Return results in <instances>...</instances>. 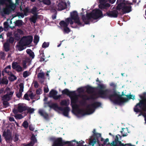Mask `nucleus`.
I'll list each match as a JSON object with an SVG mask.
<instances>
[{"label":"nucleus","instance_id":"nucleus-4","mask_svg":"<svg viewBox=\"0 0 146 146\" xmlns=\"http://www.w3.org/2000/svg\"><path fill=\"white\" fill-rule=\"evenodd\" d=\"M106 88V86L104 84H98V94L100 97L103 98H108L110 100L111 99L110 98V97L112 94H110L111 92V90L110 89L104 90Z\"/></svg>","mask_w":146,"mask_h":146},{"label":"nucleus","instance_id":"nucleus-36","mask_svg":"<svg viewBox=\"0 0 146 146\" xmlns=\"http://www.w3.org/2000/svg\"><path fill=\"white\" fill-rule=\"evenodd\" d=\"M37 77L38 78H40L44 79V74L43 72H40L38 73L37 75Z\"/></svg>","mask_w":146,"mask_h":146},{"label":"nucleus","instance_id":"nucleus-20","mask_svg":"<svg viewBox=\"0 0 146 146\" xmlns=\"http://www.w3.org/2000/svg\"><path fill=\"white\" fill-rule=\"evenodd\" d=\"M82 98L83 100L86 101L87 100H89L90 99L95 100L97 98L95 96V94H93L88 96L86 95H83L82 96Z\"/></svg>","mask_w":146,"mask_h":146},{"label":"nucleus","instance_id":"nucleus-35","mask_svg":"<svg viewBox=\"0 0 146 146\" xmlns=\"http://www.w3.org/2000/svg\"><path fill=\"white\" fill-rule=\"evenodd\" d=\"M22 125L25 129H27L29 127V123L28 121H24L23 122Z\"/></svg>","mask_w":146,"mask_h":146},{"label":"nucleus","instance_id":"nucleus-8","mask_svg":"<svg viewBox=\"0 0 146 146\" xmlns=\"http://www.w3.org/2000/svg\"><path fill=\"white\" fill-rule=\"evenodd\" d=\"M50 102H47L46 104L48 105V106L50 108H53L54 110L56 109H58V110L62 111L63 115L67 117H69V113L70 111V108L68 106L65 107L63 108L61 107L58 106L56 103H52L50 104Z\"/></svg>","mask_w":146,"mask_h":146},{"label":"nucleus","instance_id":"nucleus-40","mask_svg":"<svg viewBox=\"0 0 146 146\" xmlns=\"http://www.w3.org/2000/svg\"><path fill=\"white\" fill-rule=\"evenodd\" d=\"M20 89L19 90V92H22L23 91L24 85L23 83H21L19 85Z\"/></svg>","mask_w":146,"mask_h":146},{"label":"nucleus","instance_id":"nucleus-58","mask_svg":"<svg viewBox=\"0 0 146 146\" xmlns=\"http://www.w3.org/2000/svg\"><path fill=\"white\" fill-rule=\"evenodd\" d=\"M30 56L32 58V59L34 58L35 57V54L34 52L32 51L29 54Z\"/></svg>","mask_w":146,"mask_h":146},{"label":"nucleus","instance_id":"nucleus-63","mask_svg":"<svg viewBox=\"0 0 146 146\" xmlns=\"http://www.w3.org/2000/svg\"><path fill=\"white\" fill-rule=\"evenodd\" d=\"M29 96L30 98L32 100L34 99V98L35 97V95L32 92L31 93V94L29 95Z\"/></svg>","mask_w":146,"mask_h":146},{"label":"nucleus","instance_id":"nucleus-14","mask_svg":"<svg viewBox=\"0 0 146 146\" xmlns=\"http://www.w3.org/2000/svg\"><path fill=\"white\" fill-rule=\"evenodd\" d=\"M58 92L56 90L52 89L49 92L50 97H52L55 100H57L60 98L61 97V95L56 96Z\"/></svg>","mask_w":146,"mask_h":146},{"label":"nucleus","instance_id":"nucleus-49","mask_svg":"<svg viewBox=\"0 0 146 146\" xmlns=\"http://www.w3.org/2000/svg\"><path fill=\"white\" fill-rule=\"evenodd\" d=\"M36 94L38 95H40L42 93V91L40 88H39L36 90Z\"/></svg>","mask_w":146,"mask_h":146},{"label":"nucleus","instance_id":"nucleus-57","mask_svg":"<svg viewBox=\"0 0 146 146\" xmlns=\"http://www.w3.org/2000/svg\"><path fill=\"white\" fill-rule=\"evenodd\" d=\"M29 126V129L30 131H33L34 130L35 128L34 126L32 124L30 125Z\"/></svg>","mask_w":146,"mask_h":146},{"label":"nucleus","instance_id":"nucleus-39","mask_svg":"<svg viewBox=\"0 0 146 146\" xmlns=\"http://www.w3.org/2000/svg\"><path fill=\"white\" fill-rule=\"evenodd\" d=\"M63 31L64 33H68L70 31V29L67 27L64 28Z\"/></svg>","mask_w":146,"mask_h":146},{"label":"nucleus","instance_id":"nucleus-60","mask_svg":"<svg viewBox=\"0 0 146 146\" xmlns=\"http://www.w3.org/2000/svg\"><path fill=\"white\" fill-rule=\"evenodd\" d=\"M125 96H126L128 99H134V96H133V98H132V95H125Z\"/></svg>","mask_w":146,"mask_h":146},{"label":"nucleus","instance_id":"nucleus-50","mask_svg":"<svg viewBox=\"0 0 146 146\" xmlns=\"http://www.w3.org/2000/svg\"><path fill=\"white\" fill-rule=\"evenodd\" d=\"M119 146H135V145H133L131 143H126L124 144L123 143H122Z\"/></svg>","mask_w":146,"mask_h":146},{"label":"nucleus","instance_id":"nucleus-62","mask_svg":"<svg viewBox=\"0 0 146 146\" xmlns=\"http://www.w3.org/2000/svg\"><path fill=\"white\" fill-rule=\"evenodd\" d=\"M56 10H57L56 9V7L55 8L54 7L52 8L51 9V11L52 12L56 13Z\"/></svg>","mask_w":146,"mask_h":146},{"label":"nucleus","instance_id":"nucleus-6","mask_svg":"<svg viewBox=\"0 0 146 146\" xmlns=\"http://www.w3.org/2000/svg\"><path fill=\"white\" fill-rule=\"evenodd\" d=\"M93 133V137L92 138V137H90L89 139V144L92 146H100L101 144L98 139L99 138H101V141H104V139L101 137V135L100 133H96L95 129H94Z\"/></svg>","mask_w":146,"mask_h":146},{"label":"nucleus","instance_id":"nucleus-47","mask_svg":"<svg viewBox=\"0 0 146 146\" xmlns=\"http://www.w3.org/2000/svg\"><path fill=\"white\" fill-rule=\"evenodd\" d=\"M37 11V8L36 7H33L32 9H31V11L30 12V13H32V14H33L34 15L35 13H36V12Z\"/></svg>","mask_w":146,"mask_h":146},{"label":"nucleus","instance_id":"nucleus-61","mask_svg":"<svg viewBox=\"0 0 146 146\" xmlns=\"http://www.w3.org/2000/svg\"><path fill=\"white\" fill-rule=\"evenodd\" d=\"M19 139L18 135L17 134H15V137L13 140L15 141H18Z\"/></svg>","mask_w":146,"mask_h":146},{"label":"nucleus","instance_id":"nucleus-46","mask_svg":"<svg viewBox=\"0 0 146 146\" xmlns=\"http://www.w3.org/2000/svg\"><path fill=\"white\" fill-rule=\"evenodd\" d=\"M15 70L18 72H20L22 71V68L20 65H19Z\"/></svg>","mask_w":146,"mask_h":146},{"label":"nucleus","instance_id":"nucleus-64","mask_svg":"<svg viewBox=\"0 0 146 146\" xmlns=\"http://www.w3.org/2000/svg\"><path fill=\"white\" fill-rule=\"evenodd\" d=\"M22 95V93L19 92L18 93H17L16 94L18 98H20L21 97Z\"/></svg>","mask_w":146,"mask_h":146},{"label":"nucleus","instance_id":"nucleus-53","mask_svg":"<svg viewBox=\"0 0 146 146\" xmlns=\"http://www.w3.org/2000/svg\"><path fill=\"white\" fill-rule=\"evenodd\" d=\"M24 98L25 100L28 101H29L30 100L29 98V96L27 93H26L24 95Z\"/></svg>","mask_w":146,"mask_h":146},{"label":"nucleus","instance_id":"nucleus-30","mask_svg":"<svg viewBox=\"0 0 146 146\" xmlns=\"http://www.w3.org/2000/svg\"><path fill=\"white\" fill-rule=\"evenodd\" d=\"M86 92L88 93H92L94 92V88L92 87L88 86L86 87Z\"/></svg>","mask_w":146,"mask_h":146},{"label":"nucleus","instance_id":"nucleus-59","mask_svg":"<svg viewBox=\"0 0 146 146\" xmlns=\"http://www.w3.org/2000/svg\"><path fill=\"white\" fill-rule=\"evenodd\" d=\"M4 28L7 29L9 27L8 23L7 22H5L4 23Z\"/></svg>","mask_w":146,"mask_h":146},{"label":"nucleus","instance_id":"nucleus-11","mask_svg":"<svg viewBox=\"0 0 146 146\" xmlns=\"http://www.w3.org/2000/svg\"><path fill=\"white\" fill-rule=\"evenodd\" d=\"M33 40V36L31 35H29L23 36L21 40L25 45L27 46L31 44Z\"/></svg>","mask_w":146,"mask_h":146},{"label":"nucleus","instance_id":"nucleus-1","mask_svg":"<svg viewBox=\"0 0 146 146\" xmlns=\"http://www.w3.org/2000/svg\"><path fill=\"white\" fill-rule=\"evenodd\" d=\"M103 13L102 11L99 9H94L92 11L87 13L86 17L84 15L82 16L83 21L86 24L89 23L90 20L92 18L94 19H97L100 17H103Z\"/></svg>","mask_w":146,"mask_h":146},{"label":"nucleus","instance_id":"nucleus-34","mask_svg":"<svg viewBox=\"0 0 146 146\" xmlns=\"http://www.w3.org/2000/svg\"><path fill=\"white\" fill-rule=\"evenodd\" d=\"M8 83V80L5 77H3L1 81V84H7Z\"/></svg>","mask_w":146,"mask_h":146},{"label":"nucleus","instance_id":"nucleus-29","mask_svg":"<svg viewBox=\"0 0 146 146\" xmlns=\"http://www.w3.org/2000/svg\"><path fill=\"white\" fill-rule=\"evenodd\" d=\"M10 44L7 42H5L3 45V47L5 51L6 52L10 50Z\"/></svg>","mask_w":146,"mask_h":146},{"label":"nucleus","instance_id":"nucleus-33","mask_svg":"<svg viewBox=\"0 0 146 146\" xmlns=\"http://www.w3.org/2000/svg\"><path fill=\"white\" fill-rule=\"evenodd\" d=\"M39 37L37 35H35L34 36V42L36 44H37L38 42L39 41Z\"/></svg>","mask_w":146,"mask_h":146},{"label":"nucleus","instance_id":"nucleus-31","mask_svg":"<svg viewBox=\"0 0 146 146\" xmlns=\"http://www.w3.org/2000/svg\"><path fill=\"white\" fill-rule=\"evenodd\" d=\"M59 25L62 27L64 28L67 27L68 25V23L65 22L64 21H61L59 23Z\"/></svg>","mask_w":146,"mask_h":146},{"label":"nucleus","instance_id":"nucleus-7","mask_svg":"<svg viewBox=\"0 0 146 146\" xmlns=\"http://www.w3.org/2000/svg\"><path fill=\"white\" fill-rule=\"evenodd\" d=\"M124 0H117V3L118 4L116 9L119 11L122 9L123 14L129 13L131 11V7L126 6L124 2Z\"/></svg>","mask_w":146,"mask_h":146},{"label":"nucleus","instance_id":"nucleus-44","mask_svg":"<svg viewBox=\"0 0 146 146\" xmlns=\"http://www.w3.org/2000/svg\"><path fill=\"white\" fill-rule=\"evenodd\" d=\"M29 72L27 71H24L23 73V76L24 78H26L27 77L29 76Z\"/></svg>","mask_w":146,"mask_h":146},{"label":"nucleus","instance_id":"nucleus-26","mask_svg":"<svg viewBox=\"0 0 146 146\" xmlns=\"http://www.w3.org/2000/svg\"><path fill=\"white\" fill-rule=\"evenodd\" d=\"M7 1L10 3L11 7H12L13 4L11 2V0H0V10H1V5H6V1Z\"/></svg>","mask_w":146,"mask_h":146},{"label":"nucleus","instance_id":"nucleus-42","mask_svg":"<svg viewBox=\"0 0 146 146\" xmlns=\"http://www.w3.org/2000/svg\"><path fill=\"white\" fill-rule=\"evenodd\" d=\"M42 2L44 4L47 5H49L51 3L50 0H42Z\"/></svg>","mask_w":146,"mask_h":146},{"label":"nucleus","instance_id":"nucleus-9","mask_svg":"<svg viewBox=\"0 0 146 146\" xmlns=\"http://www.w3.org/2000/svg\"><path fill=\"white\" fill-rule=\"evenodd\" d=\"M67 144H69L70 146H74L75 145L71 142L63 141L61 137H59L54 141L52 146H64Z\"/></svg>","mask_w":146,"mask_h":146},{"label":"nucleus","instance_id":"nucleus-28","mask_svg":"<svg viewBox=\"0 0 146 146\" xmlns=\"http://www.w3.org/2000/svg\"><path fill=\"white\" fill-rule=\"evenodd\" d=\"M37 19V15L36 13H35L33 16L30 18L29 20L31 22H32L34 23H35L36 22V21Z\"/></svg>","mask_w":146,"mask_h":146},{"label":"nucleus","instance_id":"nucleus-55","mask_svg":"<svg viewBox=\"0 0 146 146\" xmlns=\"http://www.w3.org/2000/svg\"><path fill=\"white\" fill-rule=\"evenodd\" d=\"M71 142H72H72H75L76 143V144H81V145H83V144L84 143V141H82L81 142L80 141L79 142H78V141H76L75 140L72 141Z\"/></svg>","mask_w":146,"mask_h":146},{"label":"nucleus","instance_id":"nucleus-15","mask_svg":"<svg viewBox=\"0 0 146 146\" xmlns=\"http://www.w3.org/2000/svg\"><path fill=\"white\" fill-rule=\"evenodd\" d=\"M117 9L112 11H108L109 17L111 18H116L118 16V12Z\"/></svg>","mask_w":146,"mask_h":146},{"label":"nucleus","instance_id":"nucleus-2","mask_svg":"<svg viewBox=\"0 0 146 146\" xmlns=\"http://www.w3.org/2000/svg\"><path fill=\"white\" fill-rule=\"evenodd\" d=\"M139 96L141 100L135 106L134 111L136 113L140 112L141 111L139 108H140L142 110L146 111V92H144L142 95H139Z\"/></svg>","mask_w":146,"mask_h":146},{"label":"nucleus","instance_id":"nucleus-12","mask_svg":"<svg viewBox=\"0 0 146 146\" xmlns=\"http://www.w3.org/2000/svg\"><path fill=\"white\" fill-rule=\"evenodd\" d=\"M71 100V105L72 108H76L78 107V105L76 104L78 101V98L75 93V95H71L70 97Z\"/></svg>","mask_w":146,"mask_h":146},{"label":"nucleus","instance_id":"nucleus-38","mask_svg":"<svg viewBox=\"0 0 146 146\" xmlns=\"http://www.w3.org/2000/svg\"><path fill=\"white\" fill-rule=\"evenodd\" d=\"M19 65L17 64V62H13L12 64V68L13 69L15 70Z\"/></svg>","mask_w":146,"mask_h":146},{"label":"nucleus","instance_id":"nucleus-41","mask_svg":"<svg viewBox=\"0 0 146 146\" xmlns=\"http://www.w3.org/2000/svg\"><path fill=\"white\" fill-rule=\"evenodd\" d=\"M27 113H33L35 110L33 108H29L28 109L27 108Z\"/></svg>","mask_w":146,"mask_h":146},{"label":"nucleus","instance_id":"nucleus-56","mask_svg":"<svg viewBox=\"0 0 146 146\" xmlns=\"http://www.w3.org/2000/svg\"><path fill=\"white\" fill-rule=\"evenodd\" d=\"M109 141V139L108 138H106L104 141V142L103 144H101V145L100 146L102 145V146H104V145H105L107 144V143Z\"/></svg>","mask_w":146,"mask_h":146},{"label":"nucleus","instance_id":"nucleus-52","mask_svg":"<svg viewBox=\"0 0 146 146\" xmlns=\"http://www.w3.org/2000/svg\"><path fill=\"white\" fill-rule=\"evenodd\" d=\"M9 98V96L8 95V93H7L6 95H4L3 97V98L4 100H8V98Z\"/></svg>","mask_w":146,"mask_h":146},{"label":"nucleus","instance_id":"nucleus-18","mask_svg":"<svg viewBox=\"0 0 146 146\" xmlns=\"http://www.w3.org/2000/svg\"><path fill=\"white\" fill-rule=\"evenodd\" d=\"M14 23H15V26H10V28L12 29L15 28V27L17 26L19 27H20L23 25L24 23L22 20L19 19L15 21Z\"/></svg>","mask_w":146,"mask_h":146},{"label":"nucleus","instance_id":"nucleus-43","mask_svg":"<svg viewBox=\"0 0 146 146\" xmlns=\"http://www.w3.org/2000/svg\"><path fill=\"white\" fill-rule=\"evenodd\" d=\"M8 74L10 76V77L13 76V77H14V79H12V80H11V81H13L14 80L17 79V78L11 72H9Z\"/></svg>","mask_w":146,"mask_h":146},{"label":"nucleus","instance_id":"nucleus-16","mask_svg":"<svg viewBox=\"0 0 146 146\" xmlns=\"http://www.w3.org/2000/svg\"><path fill=\"white\" fill-rule=\"evenodd\" d=\"M67 6L66 3L63 1L59 3L56 7V9L58 11H61L64 9Z\"/></svg>","mask_w":146,"mask_h":146},{"label":"nucleus","instance_id":"nucleus-45","mask_svg":"<svg viewBox=\"0 0 146 146\" xmlns=\"http://www.w3.org/2000/svg\"><path fill=\"white\" fill-rule=\"evenodd\" d=\"M49 43L48 42H44L42 45V47L43 48H46L48 46Z\"/></svg>","mask_w":146,"mask_h":146},{"label":"nucleus","instance_id":"nucleus-19","mask_svg":"<svg viewBox=\"0 0 146 146\" xmlns=\"http://www.w3.org/2000/svg\"><path fill=\"white\" fill-rule=\"evenodd\" d=\"M62 93L63 95H66L69 97H70L71 95H75V91H70L67 89H65L62 91Z\"/></svg>","mask_w":146,"mask_h":146},{"label":"nucleus","instance_id":"nucleus-23","mask_svg":"<svg viewBox=\"0 0 146 146\" xmlns=\"http://www.w3.org/2000/svg\"><path fill=\"white\" fill-rule=\"evenodd\" d=\"M110 5L109 3L100 4L99 5V8L101 9H106L110 6Z\"/></svg>","mask_w":146,"mask_h":146},{"label":"nucleus","instance_id":"nucleus-32","mask_svg":"<svg viewBox=\"0 0 146 146\" xmlns=\"http://www.w3.org/2000/svg\"><path fill=\"white\" fill-rule=\"evenodd\" d=\"M0 10V13L1 14L2 16L3 15V14H8L9 13V10L8 9L4 8L3 11H1Z\"/></svg>","mask_w":146,"mask_h":146},{"label":"nucleus","instance_id":"nucleus-17","mask_svg":"<svg viewBox=\"0 0 146 146\" xmlns=\"http://www.w3.org/2000/svg\"><path fill=\"white\" fill-rule=\"evenodd\" d=\"M26 46L20 40L18 44L16 46V48L19 51H21L24 50Z\"/></svg>","mask_w":146,"mask_h":146},{"label":"nucleus","instance_id":"nucleus-51","mask_svg":"<svg viewBox=\"0 0 146 146\" xmlns=\"http://www.w3.org/2000/svg\"><path fill=\"white\" fill-rule=\"evenodd\" d=\"M14 42V38L13 37L11 36L9 39V42L10 43H13Z\"/></svg>","mask_w":146,"mask_h":146},{"label":"nucleus","instance_id":"nucleus-5","mask_svg":"<svg viewBox=\"0 0 146 146\" xmlns=\"http://www.w3.org/2000/svg\"><path fill=\"white\" fill-rule=\"evenodd\" d=\"M111 99L110 101L115 104L120 105L128 100V99L121 97V96L118 94L115 91H114L112 95L110 96Z\"/></svg>","mask_w":146,"mask_h":146},{"label":"nucleus","instance_id":"nucleus-48","mask_svg":"<svg viewBox=\"0 0 146 146\" xmlns=\"http://www.w3.org/2000/svg\"><path fill=\"white\" fill-rule=\"evenodd\" d=\"M3 104L5 108H6L9 106V104L7 101L4 100L3 102Z\"/></svg>","mask_w":146,"mask_h":146},{"label":"nucleus","instance_id":"nucleus-21","mask_svg":"<svg viewBox=\"0 0 146 146\" xmlns=\"http://www.w3.org/2000/svg\"><path fill=\"white\" fill-rule=\"evenodd\" d=\"M27 107L26 106H24L23 104H19L18 105L17 108L18 111L20 113L23 112L24 111L27 110Z\"/></svg>","mask_w":146,"mask_h":146},{"label":"nucleus","instance_id":"nucleus-3","mask_svg":"<svg viewBox=\"0 0 146 146\" xmlns=\"http://www.w3.org/2000/svg\"><path fill=\"white\" fill-rule=\"evenodd\" d=\"M101 105V104L100 102H95L92 104L91 105H88L86 110H79L78 111V113L83 115L91 114L94 112V109L100 106Z\"/></svg>","mask_w":146,"mask_h":146},{"label":"nucleus","instance_id":"nucleus-37","mask_svg":"<svg viewBox=\"0 0 146 146\" xmlns=\"http://www.w3.org/2000/svg\"><path fill=\"white\" fill-rule=\"evenodd\" d=\"M24 15L25 16L28 15V13H30V12L29 11V9L28 7L25 8L23 10Z\"/></svg>","mask_w":146,"mask_h":146},{"label":"nucleus","instance_id":"nucleus-54","mask_svg":"<svg viewBox=\"0 0 146 146\" xmlns=\"http://www.w3.org/2000/svg\"><path fill=\"white\" fill-rule=\"evenodd\" d=\"M123 129H125V128H122V129L123 130L122 131H121V133L122 134V136L123 137L127 136V133H125L124 131H123Z\"/></svg>","mask_w":146,"mask_h":146},{"label":"nucleus","instance_id":"nucleus-27","mask_svg":"<svg viewBox=\"0 0 146 146\" xmlns=\"http://www.w3.org/2000/svg\"><path fill=\"white\" fill-rule=\"evenodd\" d=\"M3 135L5 137L6 141H9L11 138V135L7 133L5 131H4L3 132Z\"/></svg>","mask_w":146,"mask_h":146},{"label":"nucleus","instance_id":"nucleus-25","mask_svg":"<svg viewBox=\"0 0 146 146\" xmlns=\"http://www.w3.org/2000/svg\"><path fill=\"white\" fill-rule=\"evenodd\" d=\"M72 19L71 18H68L67 19H66L65 20L68 23V24L69 23L71 25V27L73 28H76L77 27V25H76L75 26H73V24L74 22L72 21Z\"/></svg>","mask_w":146,"mask_h":146},{"label":"nucleus","instance_id":"nucleus-10","mask_svg":"<svg viewBox=\"0 0 146 146\" xmlns=\"http://www.w3.org/2000/svg\"><path fill=\"white\" fill-rule=\"evenodd\" d=\"M71 18L74 20L75 23L77 24L78 25H81L82 23L80 21V18L76 11H74L70 13Z\"/></svg>","mask_w":146,"mask_h":146},{"label":"nucleus","instance_id":"nucleus-24","mask_svg":"<svg viewBox=\"0 0 146 146\" xmlns=\"http://www.w3.org/2000/svg\"><path fill=\"white\" fill-rule=\"evenodd\" d=\"M70 104L69 100H62L60 102V104L61 106H65L66 107L68 106Z\"/></svg>","mask_w":146,"mask_h":146},{"label":"nucleus","instance_id":"nucleus-13","mask_svg":"<svg viewBox=\"0 0 146 146\" xmlns=\"http://www.w3.org/2000/svg\"><path fill=\"white\" fill-rule=\"evenodd\" d=\"M119 137L120 138H121V136L120 135L118 134L116 135L114 140L111 144L112 146H119L122 143L121 141H119Z\"/></svg>","mask_w":146,"mask_h":146},{"label":"nucleus","instance_id":"nucleus-22","mask_svg":"<svg viewBox=\"0 0 146 146\" xmlns=\"http://www.w3.org/2000/svg\"><path fill=\"white\" fill-rule=\"evenodd\" d=\"M38 113L41 116L43 117L45 119L47 120L48 119L49 115L47 113L44 112L42 110H39L38 111Z\"/></svg>","mask_w":146,"mask_h":146}]
</instances>
